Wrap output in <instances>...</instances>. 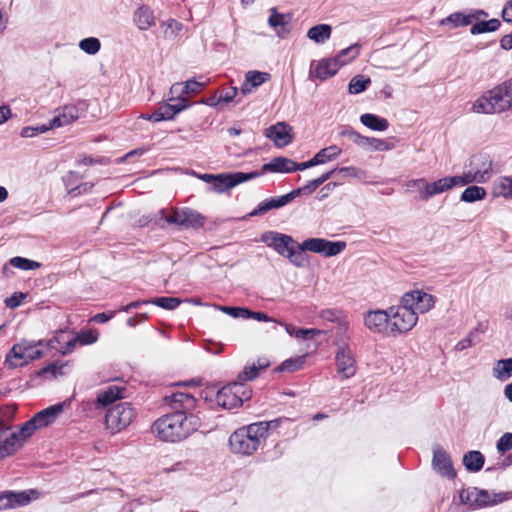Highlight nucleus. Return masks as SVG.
<instances>
[{
  "instance_id": "nucleus-28",
  "label": "nucleus",
  "mask_w": 512,
  "mask_h": 512,
  "mask_svg": "<svg viewBox=\"0 0 512 512\" xmlns=\"http://www.w3.org/2000/svg\"><path fill=\"white\" fill-rule=\"evenodd\" d=\"M319 317L324 321L335 322L338 324L336 336L341 333L347 334L349 322L341 310L335 308L323 309L320 311Z\"/></svg>"
},
{
  "instance_id": "nucleus-53",
  "label": "nucleus",
  "mask_w": 512,
  "mask_h": 512,
  "mask_svg": "<svg viewBox=\"0 0 512 512\" xmlns=\"http://www.w3.org/2000/svg\"><path fill=\"white\" fill-rule=\"evenodd\" d=\"M303 364V360L302 358L298 357V358H292V359H288V360H285L279 367H278V371H289V372H292V371H295L297 369H299L301 367V365Z\"/></svg>"
},
{
  "instance_id": "nucleus-46",
  "label": "nucleus",
  "mask_w": 512,
  "mask_h": 512,
  "mask_svg": "<svg viewBox=\"0 0 512 512\" xmlns=\"http://www.w3.org/2000/svg\"><path fill=\"white\" fill-rule=\"evenodd\" d=\"M163 25L166 27L165 36L171 39L176 38L183 29L182 23L175 19H169Z\"/></svg>"
},
{
  "instance_id": "nucleus-18",
  "label": "nucleus",
  "mask_w": 512,
  "mask_h": 512,
  "mask_svg": "<svg viewBox=\"0 0 512 512\" xmlns=\"http://www.w3.org/2000/svg\"><path fill=\"white\" fill-rule=\"evenodd\" d=\"M292 128L285 122H278L266 129V137L271 139L278 147L287 146L291 143L293 136Z\"/></svg>"
},
{
  "instance_id": "nucleus-45",
  "label": "nucleus",
  "mask_w": 512,
  "mask_h": 512,
  "mask_svg": "<svg viewBox=\"0 0 512 512\" xmlns=\"http://www.w3.org/2000/svg\"><path fill=\"white\" fill-rule=\"evenodd\" d=\"M66 364H59V362H53L45 367H43L39 371V375L46 376L47 374H50L51 377L57 378L58 376H62L65 374L63 369L66 367Z\"/></svg>"
},
{
  "instance_id": "nucleus-6",
  "label": "nucleus",
  "mask_w": 512,
  "mask_h": 512,
  "mask_svg": "<svg viewBox=\"0 0 512 512\" xmlns=\"http://www.w3.org/2000/svg\"><path fill=\"white\" fill-rule=\"evenodd\" d=\"M335 366L336 372L341 379L352 378L357 371V362L355 355L350 347V336L341 333L335 336Z\"/></svg>"
},
{
  "instance_id": "nucleus-38",
  "label": "nucleus",
  "mask_w": 512,
  "mask_h": 512,
  "mask_svg": "<svg viewBox=\"0 0 512 512\" xmlns=\"http://www.w3.org/2000/svg\"><path fill=\"white\" fill-rule=\"evenodd\" d=\"M487 195L485 188L477 185L468 186L460 196V200L466 203H473L483 200Z\"/></svg>"
},
{
  "instance_id": "nucleus-55",
  "label": "nucleus",
  "mask_w": 512,
  "mask_h": 512,
  "mask_svg": "<svg viewBox=\"0 0 512 512\" xmlns=\"http://www.w3.org/2000/svg\"><path fill=\"white\" fill-rule=\"evenodd\" d=\"M288 422H290V419L286 417H279L270 421H261L268 434L270 430H276L281 426V424Z\"/></svg>"
},
{
  "instance_id": "nucleus-56",
  "label": "nucleus",
  "mask_w": 512,
  "mask_h": 512,
  "mask_svg": "<svg viewBox=\"0 0 512 512\" xmlns=\"http://www.w3.org/2000/svg\"><path fill=\"white\" fill-rule=\"evenodd\" d=\"M336 172H339V173H343L344 175L346 176H350V177H354V178H363L365 176V171L360 169V168H357V167H341V168H337V171Z\"/></svg>"
},
{
  "instance_id": "nucleus-59",
  "label": "nucleus",
  "mask_w": 512,
  "mask_h": 512,
  "mask_svg": "<svg viewBox=\"0 0 512 512\" xmlns=\"http://www.w3.org/2000/svg\"><path fill=\"white\" fill-rule=\"evenodd\" d=\"M320 334H321V331L318 329L299 328L295 333V338L307 340V339H311V338L315 337L316 335H320Z\"/></svg>"
},
{
  "instance_id": "nucleus-33",
  "label": "nucleus",
  "mask_w": 512,
  "mask_h": 512,
  "mask_svg": "<svg viewBox=\"0 0 512 512\" xmlns=\"http://www.w3.org/2000/svg\"><path fill=\"white\" fill-rule=\"evenodd\" d=\"M123 388L116 385H111L104 390H101L97 395V403L102 406H107L114 401L123 397Z\"/></svg>"
},
{
  "instance_id": "nucleus-62",
  "label": "nucleus",
  "mask_w": 512,
  "mask_h": 512,
  "mask_svg": "<svg viewBox=\"0 0 512 512\" xmlns=\"http://www.w3.org/2000/svg\"><path fill=\"white\" fill-rule=\"evenodd\" d=\"M79 343L82 345H89L93 344L97 340L96 334H94L92 331H87L79 334L77 336Z\"/></svg>"
},
{
  "instance_id": "nucleus-5",
  "label": "nucleus",
  "mask_w": 512,
  "mask_h": 512,
  "mask_svg": "<svg viewBox=\"0 0 512 512\" xmlns=\"http://www.w3.org/2000/svg\"><path fill=\"white\" fill-rule=\"evenodd\" d=\"M493 175V161L491 158L485 154H477L469 159L463 173L458 175V177L460 178L461 186H465L472 183H486Z\"/></svg>"
},
{
  "instance_id": "nucleus-64",
  "label": "nucleus",
  "mask_w": 512,
  "mask_h": 512,
  "mask_svg": "<svg viewBox=\"0 0 512 512\" xmlns=\"http://www.w3.org/2000/svg\"><path fill=\"white\" fill-rule=\"evenodd\" d=\"M496 448H512V433H505L497 442Z\"/></svg>"
},
{
  "instance_id": "nucleus-29",
  "label": "nucleus",
  "mask_w": 512,
  "mask_h": 512,
  "mask_svg": "<svg viewBox=\"0 0 512 512\" xmlns=\"http://www.w3.org/2000/svg\"><path fill=\"white\" fill-rule=\"evenodd\" d=\"M37 426L33 419L31 418L27 422H25L17 432L13 431L10 434V437L7 438V444L11 446L15 445H23L24 441L29 438L36 430Z\"/></svg>"
},
{
  "instance_id": "nucleus-7",
  "label": "nucleus",
  "mask_w": 512,
  "mask_h": 512,
  "mask_svg": "<svg viewBox=\"0 0 512 512\" xmlns=\"http://www.w3.org/2000/svg\"><path fill=\"white\" fill-rule=\"evenodd\" d=\"M44 345L43 341L22 340L12 346L5 357V365L9 368L22 367L31 361L41 358L43 352L39 346Z\"/></svg>"
},
{
  "instance_id": "nucleus-54",
  "label": "nucleus",
  "mask_w": 512,
  "mask_h": 512,
  "mask_svg": "<svg viewBox=\"0 0 512 512\" xmlns=\"http://www.w3.org/2000/svg\"><path fill=\"white\" fill-rule=\"evenodd\" d=\"M47 132L46 124H42L39 126H27L22 128L21 130V136L24 138H32L40 133Z\"/></svg>"
},
{
  "instance_id": "nucleus-31",
  "label": "nucleus",
  "mask_w": 512,
  "mask_h": 512,
  "mask_svg": "<svg viewBox=\"0 0 512 512\" xmlns=\"http://www.w3.org/2000/svg\"><path fill=\"white\" fill-rule=\"evenodd\" d=\"M492 193L495 197L512 199V176L498 177L493 183Z\"/></svg>"
},
{
  "instance_id": "nucleus-20",
  "label": "nucleus",
  "mask_w": 512,
  "mask_h": 512,
  "mask_svg": "<svg viewBox=\"0 0 512 512\" xmlns=\"http://www.w3.org/2000/svg\"><path fill=\"white\" fill-rule=\"evenodd\" d=\"M203 86L204 83H200L195 80L186 81L183 87L181 83H175L170 88L171 97L169 98V100H177L181 101L182 103H187V98L185 97V95L188 96L192 94H197L201 91Z\"/></svg>"
},
{
  "instance_id": "nucleus-26",
  "label": "nucleus",
  "mask_w": 512,
  "mask_h": 512,
  "mask_svg": "<svg viewBox=\"0 0 512 512\" xmlns=\"http://www.w3.org/2000/svg\"><path fill=\"white\" fill-rule=\"evenodd\" d=\"M263 175L265 172L272 173H291L295 172V162L285 157L273 158L269 163L262 166L261 171H257Z\"/></svg>"
},
{
  "instance_id": "nucleus-30",
  "label": "nucleus",
  "mask_w": 512,
  "mask_h": 512,
  "mask_svg": "<svg viewBox=\"0 0 512 512\" xmlns=\"http://www.w3.org/2000/svg\"><path fill=\"white\" fill-rule=\"evenodd\" d=\"M134 22L140 30H148L155 25L153 10L146 5L140 6L134 13Z\"/></svg>"
},
{
  "instance_id": "nucleus-51",
  "label": "nucleus",
  "mask_w": 512,
  "mask_h": 512,
  "mask_svg": "<svg viewBox=\"0 0 512 512\" xmlns=\"http://www.w3.org/2000/svg\"><path fill=\"white\" fill-rule=\"evenodd\" d=\"M339 135L341 137H347L358 146L362 144V142L364 141L363 135L359 134L357 131H355L353 128L349 126L342 127L341 130L339 131Z\"/></svg>"
},
{
  "instance_id": "nucleus-21",
  "label": "nucleus",
  "mask_w": 512,
  "mask_h": 512,
  "mask_svg": "<svg viewBox=\"0 0 512 512\" xmlns=\"http://www.w3.org/2000/svg\"><path fill=\"white\" fill-rule=\"evenodd\" d=\"M291 20L290 14L278 13L276 8H272L268 24L275 30L277 36L285 38L291 31Z\"/></svg>"
},
{
  "instance_id": "nucleus-12",
  "label": "nucleus",
  "mask_w": 512,
  "mask_h": 512,
  "mask_svg": "<svg viewBox=\"0 0 512 512\" xmlns=\"http://www.w3.org/2000/svg\"><path fill=\"white\" fill-rule=\"evenodd\" d=\"M261 176V173L252 171L249 173L234 172L217 174L211 189L217 193H223L243 182L255 179Z\"/></svg>"
},
{
  "instance_id": "nucleus-11",
  "label": "nucleus",
  "mask_w": 512,
  "mask_h": 512,
  "mask_svg": "<svg viewBox=\"0 0 512 512\" xmlns=\"http://www.w3.org/2000/svg\"><path fill=\"white\" fill-rule=\"evenodd\" d=\"M460 499L464 504L476 505L479 507L495 505L507 499L505 493H489L476 487L462 490Z\"/></svg>"
},
{
  "instance_id": "nucleus-47",
  "label": "nucleus",
  "mask_w": 512,
  "mask_h": 512,
  "mask_svg": "<svg viewBox=\"0 0 512 512\" xmlns=\"http://www.w3.org/2000/svg\"><path fill=\"white\" fill-rule=\"evenodd\" d=\"M426 179L425 178H417L411 179L405 182L404 186L408 191L417 190L419 193V199L424 201V191L426 187Z\"/></svg>"
},
{
  "instance_id": "nucleus-57",
  "label": "nucleus",
  "mask_w": 512,
  "mask_h": 512,
  "mask_svg": "<svg viewBox=\"0 0 512 512\" xmlns=\"http://www.w3.org/2000/svg\"><path fill=\"white\" fill-rule=\"evenodd\" d=\"M60 116L62 118V123H64V125L71 124L78 118V115L76 114V110L74 107H65L63 112L60 113Z\"/></svg>"
},
{
  "instance_id": "nucleus-36",
  "label": "nucleus",
  "mask_w": 512,
  "mask_h": 512,
  "mask_svg": "<svg viewBox=\"0 0 512 512\" xmlns=\"http://www.w3.org/2000/svg\"><path fill=\"white\" fill-rule=\"evenodd\" d=\"M360 121L364 126L374 131H385L389 127L387 119L371 113L362 114Z\"/></svg>"
},
{
  "instance_id": "nucleus-27",
  "label": "nucleus",
  "mask_w": 512,
  "mask_h": 512,
  "mask_svg": "<svg viewBox=\"0 0 512 512\" xmlns=\"http://www.w3.org/2000/svg\"><path fill=\"white\" fill-rule=\"evenodd\" d=\"M172 407L179 412H187L193 410L196 406V399L193 395L184 393V392H176L167 397Z\"/></svg>"
},
{
  "instance_id": "nucleus-35",
  "label": "nucleus",
  "mask_w": 512,
  "mask_h": 512,
  "mask_svg": "<svg viewBox=\"0 0 512 512\" xmlns=\"http://www.w3.org/2000/svg\"><path fill=\"white\" fill-rule=\"evenodd\" d=\"M332 33V28L328 24H318L311 27L307 32V37L317 44H323Z\"/></svg>"
},
{
  "instance_id": "nucleus-14",
  "label": "nucleus",
  "mask_w": 512,
  "mask_h": 512,
  "mask_svg": "<svg viewBox=\"0 0 512 512\" xmlns=\"http://www.w3.org/2000/svg\"><path fill=\"white\" fill-rule=\"evenodd\" d=\"M38 495L36 490L5 491L0 494V510L13 509L29 504Z\"/></svg>"
},
{
  "instance_id": "nucleus-9",
  "label": "nucleus",
  "mask_w": 512,
  "mask_h": 512,
  "mask_svg": "<svg viewBox=\"0 0 512 512\" xmlns=\"http://www.w3.org/2000/svg\"><path fill=\"white\" fill-rule=\"evenodd\" d=\"M135 417L134 409L127 402L113 406L106 414L105 424L113 434L128 427Z\"/></svg>"
},
{
  "instance_id": "nucleus-10",
  "label": "nucleus",
  "mask_w": 512,
  "mask_h": 512,
  "mask_svg": "<svg viewBox=\"0 0 512 512\" xmlns=\"http://www.w3.org/2000/svg\"><path fill=\"white\" fill-rule=\"evenodd\" d=\"M251 397V391L242 384L235 382L220 389L216 395V402L226 409L241 406L243 401Z\"/></svg>"
},
{
  "instance_id": "nucleus-63",
  "label": "nucleus",
  "mask_w": 512,
  "mask_h": 512,
  "mask_svg": "<svg viewBox=\"0 0 512 512\" xmlns=\"http://www.w3.org/2000/svg\"><path fill=\"white\" fill-rule=\"evenodd\" d=\"M78 343H79V340H78L77 336L67 339L65 345L60 349V353L62 355H67V354L71 353L75 349V347Z\"/></svg>"
},
{
  "instance_id": "nucleus-52",
  "label": "nucleus",
  "mask_w": 512,
  "mask_h": 512,
  "mask_svg": "<svg viewBox=\"0 0 512 512\" xmlns=\"http://www.w3.org/2000/svg\"><path fill=\"white\" fill-rule=\"evenodd\" d=\"M66 332L65 331H59L52 339L47 341L46 345L51 350H56L60 352V349L65 345L66 343Z\"/></svg>"
},
{
  "instance_id": "nucleus-13",
  "label": "nucleus",
  "mask_w": 512,
  "mask_h": 512,
  "mask_svg": "<svg viewBox=\"0 0 512 512\" xmlns=\"http://www.w3.org/2000/svg\"><path fill=\"white\" fill-rule=\"evenodd\" d=\"M364 326L373 333L390 336V308L368 311L364 315Z\"/></svg>"
},
{
  "instance_id": "nucleus-34",
  "label": "nucleus",
  "mask_w": 512,
  "mask_h": 512,
  "mask_svg": "<svg viewBox=\"0 0 512 512\" xmlns=\"http://www.w3.org/2000/svg\"><path fill=\"white\" fill-rule=\"evenodd\" d=\"M493 376L499 381H507L512 377V358L496 361L492 368Z\"/></svg>"
},
{
  "instance_id": "nucleus-49",
  "label": "nucleus",
  "mask_w": 512,
  "mask_h": 512,
  "mask_svg": "<svg viewBox=\"0 0 512 512\" xmlns=\"http://www.w3.org/2000/svg\"><path fill=\"white\" fill-rule=\"evenodd\" d=\"M215 308L221 310L222 312H224L234 318L248 319V315H249L248 308L228 307V306H215Z\"/></svg>"
},
{
  "instance_id": "nucleus-4",
  "label": "nucleus",
  "mask_w": 512,
  "mask_h": 512,
  "mask_svg": "<svg viewBox=\"0 0 512 512\" xmlns=\"http://www.w3.org/2000/svg\"><path fill=\"white\" fill-rule=\"evenodd\" d=\"M512 107V78L486 92L472 107L475 113H501Z\"/></svg>"
},
{
  "instance_id": "nucleus-58",
  "label": "nucleus",
  "mask_w": 512,
  "mask_h": 512,
  "mask_svg": "<svg viewBox=\"0 0 512 512\" xmlns=\"http://www.w3.org/2000/svg\"><path fill=\"white\" fill-rule=\"evenodd\" d=\"M270 210H272V207H271L269 201L267 199H265V200L261 201L257 205V207L248 214V216L249 217L261 216V215L269 212Z\"/></svg>"
},
{
  "instance_id": "nucleus-24",
  "label": "nucleus",
  "mask_w": 512,
  "mask_h": 512,
  "mask_svg": "<svg viewBox=\"0 0 512 512\" xmlns=\"http://www.w3.org/2000/svg\"><path fill=\"white\" fill-rule=\"evenodd\" d=\"M176 103H164L160 105L155 112L151 114V118H154L155 122L172 120L178 113L190 106L189 103H182L181 101L175 100Z\"/></svg>"
},
{
  "instance_id": "nucleus-3",
  "label": "nucleus",
  "mask_w": 512,
  "mask_h": 512,
  "mask_svg": "<svg viewBox=\"0 0 512 512\" xmlns=\"http://www.w3.org/2000/svg\"><path fill=\"white\" fill-rule=\"evenodd\" d=\"M199 427V419L193 414L176 411L157 419L153 424V432L166 442H179L186 439Z\"/></svg>"
},
{
  "instance_id": "nucleus-60",
  "label": "nucleus",
  "mask_w": 512,
  "mask_h": 512,
  "mask_svg": "<svg viewBox=\"0 0 512 512\" xmlns=\"http://www.w3.org/2000/svg\"><path fill=\"white\" fill-rule=\"evenodd\" d=\"M238 89L236 87H230L227 90L223 91L220 96V104L225 103L228 104L233 101V99L237 96Z\"/></svg>"
},
{
  "instance_id": "nucleus-50",
  "label": "nucleus",
  "mask_w": 512,
  "mask_h": 512,
  "mask_svg": "<svg viewBox=\"0 0 512 512\" xmlns=\"http://www.w3.org/2000/svg\"><path fill=\"white\" fill-rule=\"evenodd\" d=\"M360 51V46L358 44H353L343 50L340 51L338 56L336 58H339L340 60L347 61L349 63L353 59H355Z\"/></svg>"
},
{
  "instance_id": "nucleus-32",
  "label": "nucleus",
  "mask_w": 512,
  "mask_h": 512,
  "mask_svg": "<svg viewBox=\"0 0 512 512\" xmlns=\"http://www.w3.org/2000/svg\"><path fill=\"white\" fill-rule=\"evenodd\" d=\"M181 216L180 226L185 228H200L205 223V217L203 215L189 208L182 209Z\"/></svg>"
},
{
  "instance_id": "nucleus-17",
  "label": "nucleus",
  "mask_w": 512,
  "mask_h": 512,
  "mask_svg": "<svg viewBox=\"0 0 512 512\" xmlns=\"http://www.w3.org/2000/svg\"><path fill=\"white\" fill-rule=\"evenodd\" d=\"M488 13L481 9L472 10L469 14L455 12L441 20V25L451 24L454 28L470 25L474 20L487 18Z\"/></svg>"
},
{
  "instance_id": "nucleus-41",
  "label": "nucleus",
  "mask_w": 512,
  "mask_h": 512,
  "mask_svg": "<svg viewBox=\"0 0 512 512\" xmlns=\"http://www.w3.org/2000/svg\"><path fill=\"white\" fill-rule=\"evenodd\" d=\"M371 83L370 78L363 75H357L353 77L348 85V91L350 94H359L367 89Z\"/></svg>"
},
{
  "instance_id": "nucleus-8",
  "label": "nucleus",
  "mask_w": 512,
  "mask_h": 512,
  "mask_svg": "<svg viewBox=\"0 0 512 512\" xmlns=\"http://www.w3.org/2000/svg\"><path fill=\"white\" fill-rule=\"evenodd\" d=\"M268 433L261 422L237 429L229 438L231 448H258L265 444Z\"/></svg>"
},
{
  "instance_id": "nucleus-15",
  "label": "nucleus",
  "mask_w": 512,
  "mask_h": 512,
  "mask_svg": "<svg viewBox=\"0 0 512 512\" xmlns=\"http://www.w3.org/2000/svg\"><path fill=\"white\" fill-rule=\"evenodd\" d=\"M456 186H461V181L458 175L443 177L432 183L426 181L424 201H427L438 194L449 191Z\"/></svg>"
},
{
  "instance_id": "nucleus-61",
  "label": "nucleus",
  "mask_w": 512,
  "mask_h": 512,
  "mask_svg": "<svg viewBox=\"0 0 512 512\" xmlns=\"http://www.w3.org/2000/svg\"><path fill=\"white\" fill-rule=\"evenodd\" d=\"M24 298H25V294H23L21 292H16L11 297H8L5 300V304L7 307L13 309V308L20 306L22 301L24 300Z\"/></svg>"
},
{
  "instance_id": "nucleus-22",
  "label": "nucleus",
  "mask_w": 512,
  "mask_h": 512,
  "mask_svg": "<svg viewBox=\"0 0 512 512\" xmlns=\"http://www.w3.org/2000/svg\"><path fill=\"white\" fill-rule=\"evenodd\" d=\"M345 64H347V61L339 58L323 59L316 64L312 73L315 77L326 80L334 76L339 68Z\"/></svg>"
},
{
  "instance_id": "nucleus-23",
  "label": "nucleus",
  "mask_w": 512,
  "mask_h": 512,
  "mask_svg": "<svg viewBox=\"0 0 512 512\" xmlns=\"http://www.w3.org/2000/svg\"><path fill=\"white\" fill-rule=\"evenodd\" d=\"M271 79V75L267 72L250 70L245 74V80L241 85L240 92L243 95L251 94L256 88Z\"/></svg>"
},
{
  "instance_id": "nucleus-48",
  "label": "nucleus",
  "mask_w": 512,
  "mask_h": 512,
  "mask_svg": "<svg viewBox=\"0 0 512 512\" xmlns=\"http://www.w3.org/2000/svg\"><path fill=\"white\" fill-rule=\"evenodd\" d=\"M297 197L296 192H289L285 195L279 196V197H273L267 199L272 207V209L281 208L291 201H293Z\"/></svg>"
},
{
  "instance_id": "nucleus-42",
  "label": "nucleus",
  "mask_w": 512,
  "mask_h": 512,
  "mask_svg": "<svg viewBox=\"0 0 512 512\" xmlns=\"http://www.w3.org/2000/svg\"><path fill=\"white\" fill-rule=\"evenodd\" d=\"M9 265L24 271L38 269L41 264L34 260H30L24 257L16 256L9 260Z\"/></svg>"
},
{
  "instance_id": "nucleus-19",
  "label": "nucleus",
  "mask_w": 512,
  "mask_h": 512,
  "mask_svg": "<svg viewBox=\"0 0 512 512\" xmlns=\"http://www.w3.org/2000/svg\"><path fill=\"white\" fill-rule=\"evenodd\" d=\"M270 366V361L266 357H259L257 360L248 362L237 376L238 383L242 384L247 381L254 380L260 372Z\"/></svg>"
},
{
  "instance_id": "nucleus-2",
  "label": "nucleus",
  "mask_w": 512,
  "mask_h": 512,
  "mask_svg": "<svg viewBox=\"0 0 512 512\" xmlns=\"http://www.w3.org/2000/svg\"><path fill=\"white\" fill-rule=\"evenodd\" d=\"M435 298L426 292L415 290L405 293L398 306L390 307V336L405 334L412 330L418 315L434 307Z\"/></svg>"
},
{
  "instance_id": "nucleus-16",
  "label": "nucleus",
  "mask_w": 512,
  "mask_h": 512,
  "mask_svg": "<svg viewBox=\"0 0 512 512\" xmlns=\"http://www.w3.org/2000/svg\"><path fill=\"white\" fill-rule=\"evenodd\" d=\"M432 467L440 476L449 480H453L456 477L451 457L445 450H434Z\"/></svg>"
},
{
  "instance_id": "nucleus-44",
  "label": "nucleus",
  "mask_w": 512,
  "mask_h": 512,
  "mask_svg": "<svg viewBox=\"0 0 512 512\" xmlns=\"http://www.w3.org/2000/svg\"><path fill=\"white\" fill-rule=\"evenodd\" d=\"M79 48L89 55H95L101 48V43L98 38L88 37L79 42Z\"/></svg>"
},
{
  "instance_id": "nucleus-25",
  "label": "nucleus",
  "mask_w": 512,
  "mask_h": 512,
  "mask_svg": "<svg viewBox=\"0 0 512 512\" xmlns=\"http://www.w3.org/2000/svg\"><path fill=\"white\" fill-rule=\"evenodd\" d=\"M63 406L64 405L62 403L54 404L36 413L32 419L37 428H44L52 424L57 416L63 411Z\"/></svg>"
},
{
  "instance_id": "nucleus-1",
  "label": "nucleus",
  "mask_w": 512,
  "mask_h": 512,
  "mask_svg": "<svg viewBox=\"0 0 512 512\" xmlns=\"http://www.w3.org/2000/svg\"><path fill=\"white\" fill-rule=\"evenodd\" d=\"M261 241L296 267H303L306 264L305 251L332 257L341 253L346 247L345 242H332L324 238H309L297 244L292 236L276 231L264 232L261 235Z\"/></svg>"
},
{
  "instance_id": "nucleus-39",
  "label": "nucleus",
  "mask_w": 512,
  "mask_h": 512,
  "mask_svg": "<svg viewBox=\"0 0 512 512\" xmlns=\"http://www.w3.org/2000/svg\"><path fill=\"white\" fill-rule=\"evenodd\" d=\"M341 153L342 150L340 147H338L337 145H331L318 151L314 155V158L318 165H322L332 160H335L338 156H340Z\"/></svg>"
},
{
  "instance_id": "nucleus-43",
  "label": "nucleus",
  "mask_w": 512,
  "mask_h": 512,
  "mask_svg": "<svg viewBox=\"0 0 512 512\" xmlns=\"http://www.w3.org/2000/svg\"><path fill=\"white\" fill-rule=\"evenodd\" d=\"M149 303L166 310H174L180 305L181 300L176 297H157L150 299Z\"/></svg>"
},
{
  "instance_id": "nucleus-37",
  "label": "nucleus",
  "mask_w": 512,
  "mask_h": 512,
  "mask_svg": "<svg viewBox=\"0 0 512 512\" xmlns=\"http://www.w3.org/2000/svg\"><path fill=\"white\" fill-rule=\"evenodd\" d=\"M484 456L479 450H470L463 456V464L470 472H477L482 469L484 465Z\"/></svg>"
},
{
  "instance_id": "nucleus-40",
  "label": "nucleus",
  "mask_w": 512,
  "mask_h": 512,
  "mask_svg": "<svg viewBox=\"0 0 512 512\" xmlns=\"http://www.w3.org/2000/svg\"><path fill=\"white\" fill-rule=\"evenodd\" d=\"M363 140L359 147L370 148L373 151H389L393 148V146L384 139L363 136Z\"/></svg>"
}]
</instances>
